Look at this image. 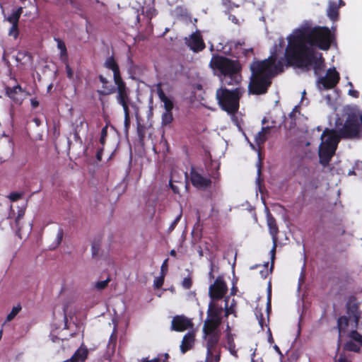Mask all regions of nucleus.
Segmentation results:
<instances>
[{"label":"nucleus","mask_w":362,"mask_h":362,"mask_svg":"<svg viewBox=\"0 0 362 362\" xmlns=\"http://www.w3.org/2000/svg\"><path fill=\"white\" fill-rule=\"evenodd\" d=\"M334 40V35L327 27L317 26L296 30L288 38L285 50L287 66L310 69L313 66L315 76H319L325 68L322 53H317L314 47L328 50Z\"/></svg>","instance_id":"f257e3e1"},{"label":"nucleus","mask_w":362,"mask_h":362,"mask_svg":"<svg viewBox=\"0 0 362 362\" xmlns=\"http://www.w3.org/2000/svg\"><path fill=\"white\" fill-rule=\"evenodd\" d=\"M283 59L277 61L272 54L264 60L253 62L250 65L252 72L249 91L254 95H262L267 92L272 84V79L284 71Z\"/></svg>","instance_id":"f03ea898"},{"label":"nucleus","mask_w":362,"mask_h":362,"mask_svg":"<svg viewBox=\"0 0 362 362\" xmlns=\"http://www.w3.org/2000/svg\"><path fill=\"white\" fill-rule=\"evenodd\" d=\"M222 307L211 301L207 310V317L202 327L203 344L221 345Z\"/></svg>","instance_id":"7ed1b4c3"},{"label":"nucleus","mask_w":362,"mask_h":362,"mask_svg":"<svg viewBox=\"0 0 362 362\" xmlns=\"http://www.w3.org/2000/svg\"><path fill=\"white\" fill-rule=\"evenodd\" d=\"M210 67L219 71L223 76V81L228 86L236 85L241 80L239 73L241 65L238 60H233L219 54L213 55L209 63Z\"/></svg>","instance_id":"20e7f679"},{"label":"nucleus","mask_w":362,"mask_h":362,"mask_svg":"<svg viewBox=\"0 0 362 362\" xmlns=\"http://www.w3.org/2000/svg\"><path fill=\"white\" fill-rule=\"evenodd\" d=\"M103 66L113 73V80L116 86L115 93H116L117 103L123 109L129 108V105L132 103L130 98V90L122 78L119 66L116 59L113 56H110L106 58Z\"/></svg>","instance_id":"39448f33"},{"label":"nucleus","mask_w":362,"mask_h":362,"mask_svg":"<svg viewBox=\"0 0 362 362\" xmlns=\"http://www.w3.org/2000/svg\"><path fill=\"white\" fill-rule=\"evenodd\" d=\"M244 93L243 89L235 88L228 90L226 88H220L216 92V98L221 109L228 115H235L240 107V99Z\"/></svg>","instance_id":"423d86ee"},{"label":"nucleus","mask_w":362,"mask_h":362,"mask_svg":"<svg viewBox=\"0 0 362 362\" xmlns=\"http://www.w3.org/2000/svg\"><path fill=\"white\" fill-rule=\"evenodd\" d=\"M341 139H360L362 138V124L360 118L354 115H349L342 127L337 130Z\"/></svg>","instance_id":"0eeeda50"},{"label":"nucleus","mask_w":362,"mask_h":362,"mask_svg":"<svg viewBox=\"0 0 362 362\" xmlns=\"http://www.w3.org/2000/svg\"><path fill=\"white\" fill-rule=\"evenodd\" d=\"M340 80L339 72L335 68H329L327 69L325 76L320 77L317 79V84L320 88L322 86L325 90L334 88Z\"/></svg>","instance_id":"6e6552de"},{"label":"nucleus","mask_w":362,"mask_h":362,"mask_svg":"<svg viewBox=\"0 0 362 362\" xmlns=\"http://www.w3.org/2000/svg\"><path fill=\"white\" fill-rule=\"evenodd\" d=\"M228 287L222 276H218L209 286V295L212 300H218L227 293Z\"/></svg>","instance_id":"1a4fd4ad"},{"label":"nucleus","mask_w":362,"mask_h":362,"mask_svg":"<svg viewBox=\"0 0 362 362\" xmlns=\"http://www.w3.org/2000/svg\"><path fill=\"white\" fill-rule=\"evenodd\" d=\"M189 180L192 185L199 189H206L212 182L210 178L203 176L194 167L190 169Z\"/></svg>","instance_id":"9d476101"},{"label":"nucleus","mask_w":362,"mask_h":362,"mask_svg":"<svg viewBox=\"0 0 362 362\" xmlns=\"http://www.w3.org/2000/svg\"><path fill=\"white\" fill-rule=\"evenodd\" d=\"M185 40L186 45L195 53L202 52L206 47L202 35L199 30L192 33L189 37H185Z\"/></svg>","instance_id":"9b49d317"},{"label":"nucleus","mask_w":362,"mask_h":362,"mask_svg":"<svg viewBox=\"0 0 362 362\" xmlns=\"http://www.w3.org/2000/svg\"><path fill=\"white\" fill-rule=\"evenodd\" d=\"M194 324L191 319L186 316L175 315L171 322V329L175 332H184L187 329L192 328Z\"/></svg>","instance_id":"f8f14e48"},{"label":"nucleus","mask_w":362,"mask_h":362,"mask_svg":"<svg viewBox=\"0 0 362 362\" xmlns=\"http://www.w3.org/2000/svg\"><path fill=\"white\" fill-rule=\"evenodd\" d=\"M321 145L330 146L337 148L338 143L341 139L338 136L337 131L326 128L321 135Z\"/></svg>","instance_id":"ddd939ff"},{"label":"nucleus","mask_w":362,"mask_h":362,"mask_svg":"<svg viewBox=\"0 0 362 362\" xmlns=\"http://www.w3.org/2000/svg\"><path fill=\"white\" fill-rule=\"evenodd\" d=\"M337 148L330 146L320 145L319 146V159L320 163L324 167L327 166L335 154Z\"/></svg>","instance_id":"4468645a"},{"label":"nucleus","mask_w":362,"mask_h":362,"mask_svg":"<svg viewBox=\"0 0 362 362\" xmlns=\"http://www.w3.org/2000/svg\"><path fill=\"white\" fill-rule=\"evenodd\" d=\"M203 346L206 348L205 362L221 361L222 345L203 344Z\"/></svg>","instance_id":"2eb2a0df"},{"label":"nucleus","mask_w":362,"mask_h":362,"mask_svg":"<svg viewBox=\"0 0 362 362\" xmlns=\"http://www.w3.org/2000/svg\"><path fill=\"white\" fill-rule=\"evenodd\" d=\"M245 42L244 40H230L227 43L230 50L233 52V54H243L245 57H247L249 53H253V48L250 47L248 49L244 48Z\"/></svg>","instance_id":"dca6fc26"},{"label":"nucleus","mask_w":362,"mask_h":362,"mask_svg":"<svg viewBox=\"0 0 362 362\" xmlns=\"http://www.w3.org/2000/svg\"><path fill=\"white\" fill-rule=\"evenodd\" d=\"M195 342V333L193 331L188 332L185 334L182 338L180 344V351L182 354H185L187 351L191 350Z\"/></svg>","instance_id":"f3484780"},{"label":"nucleus","mask_w":362,"mask_h":362,"mask_svg":"<svg viewBox=\"0 0 362 362\" xmlns=\"http://www.w3.org/2000/svg\"><path fill=\"white\" fill-rule=\"evenodd\" d=\"M23 92V88L18 84L13 87L7 86L5 88L6 95L11 99L14 103L19 104L22 103V99L18 98V95Z\"/></svg>","instance_id":"a211bd4d"},{"label":"nucleus","mask_w":362,"mask_h":362,"mask_svg":"<svg viewBox=\"0 0 362 362\" xmlns=\"http://www.w3.org/2000/svg\"><path fill=\"white\" fill-rule=\"evenodd\" d=\"M339 4H337L336 1H329V6L327 11V16L332 21H336L339 18V9L340 6L344 5L342 0H339Z\"/></svg>","instance_id":"6ab92c4d"},{"label":"nucleus","mask_w":362,"mask_h":362,"mask_svg":"<svg viewBox=\"0 0 362 362\" xmlns=\"http://www.w3.org/2000/svg\"><path fill=\"white\" fill-rule=\"evenodd\" d=\"M88 354L89 351L88 348L84 345V344H82L70 358V361L85 362L88 358Z\"/></svg>","instance_id":"aec40b11"},{"label":"nucleus","mask_w":362,"mask_h":362,"mask_svg":"<svg viewBox=\"0 0 362 362\" xmlns=\"http://www.w3.org/2000/svg\"><path fill=\"white\" fill-rule=\"evenodd\" d=\"M98 79L102 83V90H98V93L100 95H109L115 92V87L110 85L108 86L109 81L103 75H99Z\"/></svg>","instance_id":"412c9836"},{"label":"nucleus","mask_w":362,"mask_h":362,"mask_svg":"<svg viewBox=\"0 0 362 362\" xmlns=\"http://www.w3.org/2000/svg\"><path fill=\"white\" fill-rule=\"evenodd\" d=\"M157 94L160 100L163 103L165 111H172L174 108V103L173 100L165 95L160 85L157 88Z\"/></svg>","instance_id":"4be33fe9"},{"label":"nucleus","mask_w":362,"mask_h":362,"mask_svg":"<svg viewBox=\"0 0 362 362\" xmlns=\"http://www.w3.org/2000/svg\"><path fill=\"white\" fill-rule=\"evenodd\" d=\"M226 344L225 345V348L228 350L230 354L238 358V351L236 349V345L234 341L233 335L229 332L226 334Z\"/></svg>","instance_id":"5701e85b"},{"label":"nucleus","mask_w":362,"mask_h":362,"mask_svg":"<svg viewBox=\"0 0 362 362\" xmlns=\"http://www.w3.org/2000/svg\"><path fill=\"white\" fill-rule=\"evenodd\" d=\"M272 127H263L260 132L255 136V141L258 146L264 144L267 139V136L271 131Z\"/></svg>","instance_id":"b1692460"},{"label":"nucleus","mask_w":362,"mask_h":362,"mask_svg":"<svg viewBox=\"0 0 362 362\" xmlns=\"http://www.w3.org/2000/svg\"><path fill=\"white\" fill-rule=\"evenodd\" d=\"M57 42V48L60 50V59L62 62H68V52L64 42L60 38H55Z\"/></svg>","instance_id":"393cba45"},{"label":"nucleus","mask_w":362,"mask_h":362,"mask_svg":"<svg viewBox=\"0 0 362 362\" xmlns=\"http://www.w3.org/2000/svg\"><path fill=\"white\" fill-rule=\"evenodd\" d=\"M268 227L269 229V233L273 238V242H276L277 240V234L279 233V228L276 223V220L274 217L270 216L267 220Z\"/></svg>","instance_id":"a878e982"},{"label":"nucleus","mask_w":362,"mask_h":362,"mask_svg":"<svg viewBox=\"0 0 362 362\" xmlns=\"http://www.w3.org/2000/svg\"><path fill=\"white\" fill-rule=\"evenodd\" d=\"M23 13V8L19 7L16 11H13L7 18L8 22L11 24H18L20 17Z\"/></svg>","instance_id":"bb28decb"},{"label":"nucleus","mask_w":362,"mask_h":362,"mask_svg":"<svg viewBox=\"0 0 362 362\" xmlns=\"http://www.w3.org/2000/svg\"><path fill=\"white\" fill-rule=\"evenodd\" d=\"M21 310L22 307L19 303L17 304L16 306H13L11 311L8 314L4 324H6V322L13 320L16 317V316L21 312Z\"/></svg>","instance_id":"cd10ccee"},{"label":"nucleus","mask_w":362,"mask_h":362,"mask_svg":"<svg viewBox=\"0 0 362 362\" xmlns=\"http://www.w3.org/2000/svg\"><path fill=\"white\" fill-rule=\"evenodd\" d=\"M344 349L347 351H353L355 353H359L361 351L360 346L352 340L348 341L344 344Z\"/></svg>","instance_id":"c85d7f7f"},{"label":"nucleus","mask_w":362,"mask_h":362,"mask_svg":"<svg viewBox=\"0 0 362 362\" xmlns=\"http://www.w3.org/2000/svg\"><path fill=\"white\" fill-rule=\"evenodd\" d=\"M161 119V124L163 126H167L170 124L173 120L172 111H165L162 114Z\"/></svg>","instance_id":"c756f323"},{"label":"nucleus","mask_w":362,"mask_h":362,"mask_svg":"<svg viewBox=\"0 0 362 362\" xmlns=\"http://www.w3.org/2000/svg\"><path fill=\"white\" fill-rule=\"evenodd\" d=\"M349 336L352 341L362 344V335L357 330L351 331Z\"/></svg>","instance_id":"7c9ffc66"},{"label":"nucleus","mask_w":362,"mask_h":362,"mask_svg":"<svg viewBox=\"0 0 362 362\" xmlns=\"http://www.w3.org/2000/svg\"><path fill=\"white\" fill-rule=\"evenodd\" d=\"M349 323V319L346 316H340L337 320V327L339 330V334L341 333V329L342 325L346 327Z\"/></svg>","instance_id":"2f4dec72"},{"label":"nucleus","mask_w":362,"mask_h":362,"mask_svg":"<svg viewBox=\"0 0 362 362\" xmlns=\"http://www.w3.org/2000/svg\"><path fill=\"white\" fill-rule=\"evenodd\" d=\"M8 35L10 36H13L15 39H16L18 37L19 35V30H18V24H12V26L11 27Z\"/></svg>","instance_id":"473e14b6"},{"label":"nucleus","mask_w":362,"mask_h":362,"mask_svg":"<svg viewBox=\"0 0 362 362\" xmlns=\"http://www.w3.org/2000/svg\"><path fill=\"white\" fill-rule=\"evenodd\" d=\"M23 194L22 192H12L9 194V195L8 196V198L11 201V202H17L18 200H19L20 199L22 198Z\"/></svg>","instance_id":"72a5a7b5"},{"label":"nucleus","mask_w":362,"mask_h":362,"mask_svg":"<svg viewBox=\"0 0 362 362\" xmlns=\"http://www.w3.org/2000/svg\"><path fill=\"white\" fill-rule=\"evenodd\" d=\"M173 182H177V180H175V172L171 173V179L170 180V187L175 194H179V192H180L179 187L177 186H176L175 185H174L173 183Z\"/></svg>","instance_id":"f704fd0d"},{"label":"nucleus","mask_w":362,"mask_h":362,"mask_svg":"<svg viewBox=\"0 0 362 362\" xmlns=\"http://www.w3.org/2000/svg\"><path fill=\"white\" fill-rule=\"evenodd\" d=\"M165 274H162L160 276L157 277L154 280V286L156 288H160L164 284Z\"/></svg>","instance_id":"c9c22d12"},{"label":"nucleus","mask_w":362,"mask_h":362,"mask_svg":"<svg viewBox=\"0 0 362 362\" xmlns=\"http://www.w3.org/2000/svg\"><path fill=\"white\" fill-rule=\"evenodd\" d=\"M107 136V127L105 126L103 127L100 132V144L104 146L106 141V137Z\"/></svg>","instance_id":"e433bc0d"},{"label":"nucleus","mask_w":362,"mask_h":362,"mask_svg":"<svg viewBox=\"0 0 362 362\" xmlns=\"http://www.w3.org/2000/svg\"><path fill=\"white\" fill-rule=\"evenodd\" d=\"M192 286V280L191 276H187L183 279L182 281V286L185 289H189Z\"/></svg>","instance_id":"4c0bfd02"},{"label":"nucleus","mask_w":362,"mask_h":362,"mask_svg":"<svg viewBox=\"0 0 362 362\" xmlns=\"http://www.w3.org/2000/svg\"><path fill=\"white\" fill-rule=\"evenodd\" d=\"M66 2L69 3L72 6V8L78 11L83 10L82 5L79 2H78L77 0H66Z\"/></svg>","instance_id":"58836bf2"},{"label":"nucleus","mask_w":362,"mask_h":362,"mask_svg":"<svg viewBox=\"0 0 362 362\" xmlns=\"http://www.w3.org/2000/svg\"><path fill=\"white\" fill-rule=\"evenodd\" d=\"M109 281H110L109 279H107L106 280H104V281H98L95 284V286L98 290H103V289L105 288L107 286V284H108Z\"/></svg>","instance_id":"ea45409f"},{"label":"nucleus","mask_w":362,"mask_h":362,"mask_svg":"<svg viewBox=\"0 0 362 362\" xmlns=\"http://www.w3.org/2000/svg\"><path fill=\"white\" fill-rule=\"evenodd\" d=\"M276 242H274L272 249L270 251L271 261H272V264H271V268H270L271 271L274 268V259H275V255H276Z\"/></svg>","instance_id":"a19ab883"},{"label":"nucleus","mask_w":362,"mask_h":362,"mask_svg":"<svg viewBox=\"0 0 362 362\" xmlns=\"http://www.w3.org/2000/svg\"><path fill=\"white\" fill-rule=\"evenodd\" d=\"M84 122H85L84 118L79 117V124H76V127H74V134H75L76 136H78L80 129L83 127Z\"/></svg>","instance_id":"79ce46f5"},{"label":"nucleus","mask_w":362,"mask_h":362,"mask_svg":"<svg viewBox=\"0 0 362 362\" xmlns=\"http://www.w3.org/2000/svg\"><path fill=\"white\" fill-rule=\"evenodd\" d=\"M92 255L93 257L98 255L100 249V245L99 243H93L92 244Z\"/></svg>","instance_id":"37998d69"},{"label":"nucleus","mask_w":362,"mask_h":362,"mask_svg":"<svg viewBox=\"0 0 362 362\" xmlns=\"http://www.w3.org/2000/svg\"><path fill=\"white\" fill-rule=\"evenodd\" d=\"M124 113V124L128 126L130 123V111L129 108L123 109Z\"/></svg>","instance_id":"c03bdc74"},{"label":"nucleus","mask_w":362,"mask_h":362,"mask_svg":"<svg viewBox=\"0 0 362 362\" xmlns=\"http://www.w3.org/2000/svg\"><path fill=\"white\" fill-rule=\"evenodd\" d=\"M64 64L66 65V76L69 79H71L74 76V72H73V70L71 69V66H69V61Z\"/></svg>","instance_id":"a18cd8bd"},{"label":"nucleus","mask_w":362,"mask_h":362,"mask_svg":"<svg viewBox=\"0 0 362 362\" xmlns=\"http://www.w3.org/2000/svg\"><path fill=\"white\" fill-rule=\"evenodd\" d=\"M256 316L259 321V325L261 326L262 328H263L264 322V318L263 314L261 313V311H259V312L257 311Z\"/></svg>","instance_id":"49530a36"},{"label":"nucleus","mask_w":362,"mask_h":362,"mask_svg":"<svg viewBox=\"0 0 362 362\" xmlns=\"http://www.w3.org/2000/svg\"><path fill=\"white\" fill-rule=\"evenodd\" d=\"M226 306H225V316L228 317L229 315L232 314L234 312V309L232 306L230 308L228 307V298H226Z\"/></svg>","instance_id":"de8ad7c7"},{"label":"nucleus","mask_w":362,"mask_h":362,"mask_svg":"<svg viewBox=\"0 0 362 362\" xmlns=\"http://www.w3.org/2000/svg\"><path fill=\"white\" fill-rule=\"evenodd\" d=\"M103 149H104V146H102L100 148H98V149L97 150L96 159L98 161H101L102 160Z\"/></svg>","instance_id":"09e8293b"},{"label":"nucleus","mask_w":362,"mask_h":362,"mask_svg":"<svg viewBox=\"0 0 362 362\" xmlns=\"http://www.w3.org/2000/svg\"><path fill=\"white\" fill-rule=\"evenodd\" d=\"M338 362H352L344 353L339 354Z\"/></svg>","instance_id":"8fccbe9b"},{"label":"nucleus","mask_w":362,"mask_h":362,"mask_svg":"<svg viewBox=\"0 0 362 362\" xmlns=\"http://www.w3.org/2000/svg\"><path fill=\"white\" fill-rule=\"evenodd\" d=\"M349 95L355 98H358L359 97V93L356 90H353V89L349 90Z\"/></svg>","instance_id":"3c124183"},{"label":"nucleus","mask_w":362,"mask_h":362,"mask_svg":"<svg viewBox=\"0 0 362 362\" xmlns=\"http://www.w3.org/2000/svg\"><path fill=\"white\" fill-rule=\"evenodd\" d=\"M30 105L33 109H35L39 106V102L36 98H32L30 100Z\"/></svg>","instance_id":"603ef678"},{"label":"nucleus","mask_w":362,"mask_h":362,"mask_svg":"<svg viewBox=\"0 0 362 362\" xmlns=\"http://www.w3.org/2000/svg\"><path fill=\"white\" fill-rule=\"evenodd\" d=\"M141 362H160V358L159 357H156L149 360L148 358H144L141 359Z\"/></svg>","instance_id":"864d4df0"},{"label":"nucleus","mask_w":362,"mask_h":362,"mask_svg":"<svg viewBox=\"0 0 362 362\" xmlns=\"http://www.w3.org/2000/svg\"><path fill=\"white\" fill-rule=\"evenodd\" d=\"M296 107H295L292 112H291L288 115V117L295 122V120H296Z\"/></svg>","instance_id":"5fc2aeb1"},{"label":"nucleus","mask_w":362,"mask_h":362,"mask_svg":"<svg viewBox=\"0 0 362 362\" xmlns=\"http://www.w3.org/2000/svg\"><path fill=\"white\" fill-rule=\"evenodd\" d=\"M167 262H168V259H166L163 263L162 264V266H161V272H162V274H164V271L165 270H167Z\"/></svg>","instance_id":"6e6d98bb"},{"label":"nucleus","mask_w":362,"mask_h":362,"mask_svg":"<svg viewBox=\"0 0 362 362\" xmlns=\"http://www.w3.org/2000/svg\"><path fill=\"white\" fill-rule=\"evenodd\" d=\"M271 309V294L269 293L268 296V302H267V310H269Z\"/></svg>","instance_id":"4d7b16f0"},{"label":"nucleus","mask_w":362,"mask_h":362,"mask_svg":"<svg viewBox=\"0 0 362 362\" xmlns=\"http://www.w3.org/2000/svg\"><path fill=\"white\" fill-rule=\"evenodd\" d=\"M181 216H182V213H180V215H178V216L175 218V219L173 221L174 224H177V223H178V222H179V221H180V220Z\"/></svg>","instance_id":"13d9d810"},{"label":"nucleus","mask_w":362,"mask_h":362,"mask_svg":"<svg viewBox=\"0 0 362 362\" xmlns=\"http://www.w3.org/2000/svg\"><path fill=\"white\" fill-rule=\"evenodd\" d=\"M57 236H58L59 240L61 241L62 239V236H63V231L60 230L59 233H58Z\"/></svg>","instance_id":"bf43d9fd"},{"label":"nucleus","mask_w":362,"mask_h":362,"mask_svg":"<svg viewBox=\"0 0 362 362\" xmlns=\"http://www.w3.org/2000/svg\"><path fill=\"white\" fill-rule=\"evenodd\" d=\"M176 226H177V224H174V222L173 221V223L170 224V226L169 227V230H173L175 228Z\"/></svg>","instance_id":"052dcab7"},{"label":"nucleus","mask_w":362,"mask_h":362,"mask_svg":"<svg viewBox=\"0 0 362 362\" xmlns=\"http://www.w3.org/2000/svg\"><path fill=\"white\" fill-rule=\"evenodd\" d=\"M269 341L270 343H272V342H273V341H274V339H273V337H272V333H271L270 329H269Z\"/></svg>","instance_id":"680f3d73"},{"label":"nucleus","mask_w":362,"mask_h":362,"mask_svg":"<svg viewBox=\"0 0 362 362\" xmlns=\"http://www.w3.org/2000/svg\"><path fill=\"white\" fill-rule=\"evenodd\" d=\"M210 175L214 177V178H218V175H219V173H211L210 174Z\"/></svg>","instance_id":"e2e57ef3"},{"label":"nucleus","mask_w":362,"mask_h":362,"mask_svg":"<svg viewBox=\"0 0 362 362\" xmlns=\"http://www.w3.org/2000/svg\"><path fill=\"white\" fill-rule=\"evenodd\" d=\"M164 356H165V360H163V362H168V357H169V355L168 354H164Z\"/></svg>","instance_id":"0e129e2a"},{"label":"nucleus","mask_w":362,"mask_h":362,"mask_svg":"<svg viewBox=\"0 0 362 362\" xmlns=\"http://www.w3.org/2000/svg\"><path fill=\"white\" fill-rule=\"evenodd\" d=\"M274 349L279 354H281V351H280V349L279 348V346L277 345H275L274 346Z\"/></svg>","instance_id":"69168bd1"},{"label":"nucleus","mask_w":362,"mask_h":362,"mask_svg":"<svg viewBox=\"0 0 362 362\" xmlns=\"http://www.w3.org/2000/svg\"><path fill=\"white\" fill-rule=\"evenodd\" d=\"M170 255L175 256L176 255V252L174 250H171L170 251Z\"/></svg>","instance_id":"338daca9"},{"label":"nucleus","mask_w":362,"mask_h":362,"mask_svg":"<svg viewBox=\"0 0 362 362\" xmlns=\"http://www.w3.org/2000/svg\"><path fill=\"white\" fill-rule=\"evenodd\" d=\"M35 122L37 124V125L40 124V119L37 118L34 119Z\"/></svg>","instance_id":"774afa93"}]
</instances>
